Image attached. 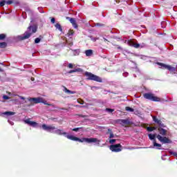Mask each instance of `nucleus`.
Wrapping results in <instances>:
<instances>
[{
    "mask_svg": "<svg viewBox=\"0 0 177 177\" xmlns=\"http://www.w3.org/2000/svg\"><path fill=\"white\" fill-rule=\"evenodd\" d=\"M42 129L44 131H47V132H51L54 133H57V135H64L67 139H70V140H74L75 142H80V143H84L85 142L86 143H96L97 145H99L100 143V140H97V138H78L73 135H67V133L64 132L63 130L60 129H56V128L52 125H46L43 124L41 126Z\"/></svg>",
    "mask_w": 177,
    "mask_h": 177,
    "instance_id": "f257e3e1",
    "label": "nucleus"
},
{
    "mask_svg": "<svg viewBox=\"0 0 177 177\" xmlns=\"http://www.w3.org/2000/svg\"><path fill=\"white\" fill-rule=\"evenodd\" d=\"M37 32V26H29L28 28L27 31L24 33L23 39H27V38H30L32 34Z\"/></svg>",
    "mask_w": 177,
    "mask_h": 177,
    "instance_id": "f03ea898",
    "label": "nucleus"
},
{
    "mask_svg": "<svg viewBox=\"0 0 177 177\" xmlns=\"http://www.w3.org/2000/svg\"><path fill=\"white\" fill-rule=\"evenodd\" d=\"M84 75L86 77L87 80H91L93 81H96L97 82H102V78L92 74L91 73L85 72Z\"/></svg>",
    "mask_w": 177,
    "mask_h": 177,
    "instance_id": "7ed1b4c3",
    "label": "nucleus"
},
{
    "mask_svg": "<svg viewBox=\"0 0 177 177\" xmlns=\"http://www.w3.org/2000/svg\"><path fill=\"white\" fill-rule=\"evenodd\" d=\"M144 97L148 99V100H152V102H160L161 99L158 97H156L153 93H145L144 94Z\"/></svg>",
    "mask_w": 177,
    "mask_h": 177,
    "instance_id": "20e7f679",
    "label": "nucleus"
},
{
    "mask_svg": "<svg viewBox=\"0 0 177 177\" xmlns=\"http://www.w3.org/2000/svg\"><path fill=\"white\" fill-rule=\"evenodd\" d=\"M127 45H129V46H133L134 48H145V46H146V45L145 44H142V45L135 42V40L133 39H131L127 41Z\"/></svg>",
    "mask_w": 177,
    "mask_h": 177,
    "instance_id": "39448f33",
    "label": "nucleus"
},
{
    "mask_svg": "<svg viewBox=\"0 0 177 177\" xmlns=\"http://www.w3.org/2000/svg\"><path fill=\"white\" fill-rule=\"evenodd\" d=\"M121 144L111 145L110 150H111V151H115L118 153V151H121Z\"/></svg>",
    "mask_w": 177,
    "mask_h": 177,
    "instance_id": "423d86ee",
    "label": "nucleus"
},
{
    "mask_svg": "<svg viewBox=\"0 0 177 177\" xmlns=\"http://www.w3.org/2000/svg\"><path fill=\"white\" fill-rule=\"evenodd\" d=\"M158 66H160V68H166L167 70H169V71H175V68L169 66V65H167L162 63H158Z\"/></svg>",
    "mask_w": 177,
    "mask_h": 177,
    "instance_id": "0eeeda50",
    "label": "nucleus"
},
{
    "mask_svg": "<svg viewBox=\"0 0 177 177\" xmlns=\"http://www.w3.org/2000/svg\"><path fill=\"white\" fill-rule=\"evenodd\" d=\"M156 138L161 142V143H171V140L167 137H162L160 135H158Z\"/></svg>",
    "mask_w": 177,
    "mask_h": 177,
    "instance_id": "6e6552de",
    "label": "nucleus"
},
{
    "mask_svg": "<svg viewBox=\"0 0 177 177\" xmlns=\"http://www.w3.org/2000/svg\"><path fill=\"white\" fill-rule=\"evenodd\" d=\"M24 122L26 124H28V125H30V127H33L34 128L39 127V124H38V123L35 122H32L30 119L24 120Z\"/></svg>",
    "mask_w": 177,
    "mask_h": 177,
    "instance_id": "1a4fd4ad",
    "label": "nucleus"
},
{
    "mask_svg": "<svg viewBox=\"0 0 177 177\" xmlns=\"http://www.w3.org/2000/svg\"><path fill=\"white\" fill-rule=\"evenodd\" d=\"M30 100L34 103H44V104H48L42 97L32 98Z\"/></svg>",
    "mask_w": 177,
    "mask_h": 177,
    "instance_id": "9d476101",
    "label": "nucleus"
},
{
    "mask_svg": "<svg viewBox=\"0 0 177 177\" xmlns=\"http://www.w3.org/2000/svg\"><path fill=\"white\" fill-rule=\"evenodd\" d=\"M66 19H68L70 22L71 23V24L73 25V27L74 28H77L78 26L77 25V21H75V19H74L73 18H70V17H67Z\"/></svg>",
    "mask_w": 177,
    "mask_h": 177,
    "instance_id": "9b49d317",
    "label": "nucleus"
},
{
    "mask_svg": "<svg viewBox=\"0 0 177 177\" xmlns=\"http://www.w3.org/2000/svg\"><path fill=\"white\" fill-rule=\"evenodd\" d=\"M120 124L123 127H129V125H131V122H129L128 120H120Z\"/></svg>",
    "mask_w": 177,
    "mask_h": 177,
    "instance_id": "f8f14e48",
    "label": "nucleus"
},
{
    "mask_svg": "<svg viewBox=\"0 0 177 177\" xmlns=\"http://www.w3.org/2000/svg\"><path fill=\"white\" fill-rule=\"evenodd\" d=\"M158 129L160 135H162V136H165V135H167V130L161 127H159Z\"/></svg>",
    "mask_w": 177,
    "mask_h": 177,
    "instance_id": "ddd939ff",
    "label": "nucleus"
},
{
    "mask_svg": "<svg viewBox=\"0 0 177 177\" xmlns=\"http://www.w3.org/2000/svg\"><path fill=\"white\" fill-rule=\"evenodd\" d=\"M148 136H149L150 140H153V142H154V140H156V136H157L156 135V133H153V134L149 133L148 135Z\"/></svg>",
    "mask_w": 177,
    "mask_h": 177,
    "instance_id": "4468645a",
    "label": "nucleus"
},
{
    "mask_svg": "<svg viewBox=\"0 0 177 177\" xmlns=\"http://www.w3.org/2000/svg\"><path fill=\"white\" fill-rule=\"evenodd\" d=\"M86 55L89 57V56H92V55H93V51L92 50H87L85 51Z\"/></svg>",
    "mask_w": 177,
    "mask_h": 177,
    "instance_id": "2eb2a0df",
    "label": "nucleus"
},
{
    "mask_svg": "<svg viewBox=\"0 0 177 177\" xmlns=\"http://www.w3.org/2000/svg\"><path fill=\"white\" fill-rule=\"evenodd\" d=\"M4 115H7V117H9L10 115H15V112L12 111H7L3 113Z\"/></svg>",
    "mask_w": 177,
    "mask_h": 177,
    "instance_id": "dca6fc26",
    "label": "nucleus"
},
{
    "mask_svg": "<svg viewBox=\"0 0 177 177\" xmlns=\"http://www.w3.org/2000/svg\"><path fill=\"white\" fill-rule=\"evenodd\" d=\"M153 147H156V149H161V144H158L156 142V140L153 141Z\"/></svg>",
    "mask_w": 177,
    "mask_h": 177,
    "instance_id": "f3484780",
    "label": "nucleus"
},
{
    "mask_svg": "<svg viewBox=\"0 0 177 177\" xmlns=\"http://www.w3.org/2000/svg\"><path fill=\"white\" fill-rule=\"evenodd\" d=\"M55 27L59 30V31H63V29L62 28V26H60V24H56L55 25Z\"/></svg>",
    "mask_w": 177,
    "mask_h": 177,
    "instance_id": "a211bd4d",
    "label": "nucleus"
},
{
    "mask_svg": "<svg viewBox=\"0 0 177 177\" xmlns=\"http://www.w3.org/2000/svg\"><path fill=\"white\" fill-rule=\"evenodd\" d=\"M64 91L65 92V93H71L72 95H73L74 93H75V91H71L66 88H64Z\"/></svg>",
    "mask_w": 177,
    "mask_h": 177,
    "instance_id": "6ab92c4d",
    "label": "nucleus"
},
{
    "mask_svg": "<svg viewBox=\"0 0 177 177\" xmlns=\"http://www.w3.org/2000/svg\"><path fill=\"white\" fill-rule=\"evenodd\" d=\"M11 96H12V94L10 93H9V96L3 95V99H4V100H8L10 99Z\"/></svg>",
    "mask_w": 177,
    "mask_h": 177,
    "instance_id": "aec40b11",
    "label": "nucleus"
},
{
    "mask_svg": "<svg viewBox=\"0 0 177 177\" xmlns=\"http://www.w3.org/2000/svg\"><path fill=\"white\" fill-rule=\"evenodd\" d=\"M109 138L111 139L113 138H115V136L111 132V130L109 129Z\"/></svg>",
    "mask_w": 177,
    "mask_h": 177,
    "instance_id": "412c9836",
    "label": "nucleus"
},
{
    "mask_svg": "<svg viewBox=\"0 0 177 177\" xmlns=\"http://www.w3.org/2000/svg\"><path fill=\"white\" fill-rule=\"evenodd\" d=\"M156 129V127H149L147 128V130L148 132H151Z\"/></svg>",
    "mask_w": 177,
    "mask_h": 177,
    "instance_id": "4be33fe9",
    "label": "nucleus"
},
{
    "mask_svg": "<svg viewBox=\"0 0 177 177\" xmlns=\"http://www.w3.org/2000/svg\"><path fill=\"white\" fill-rule=\"evenodd\" d=\"M74 35V30H70L68 32V37L71 36V35Z\"/></svg>",
    "mask_w": 177,
    "mask_h": 177,
    "instance_id": "5701e85b",
    "label": "nucleus"
},
{
    "mask_svg": "<svg viewBox=\"0 0 177 177\" xmlns=\"http://www.w3.org/2000/svg\"><path fill=\"white\" fill-rule=\"evenodd\" d=\"M0 48H6V42L0 43Z\"/></svg>",
    "mask_w": 177,
    "mask_h": 177,
    "instance_id": "b1692460",
    "label": "nucleus"
},
{
    "mask_svg": "<svg viewBox=\"0 0 177 177\" xmlns=\"http://www.w3.org/2000/svg\"><path fill=\"white\" fill-rule=\"evenodd\" d=\"M126 111H131V112H132V111H133V109L127 106V107H126Z\"/></svg>",
    "mask_w": 177,
    "mask_h": 177,
    "instance_id": "393cba45",
    "label": "nucleus"
},
{
    "mask_svg": "<svg viewBox=\"0 0 177 177\" xmlns=\"http://www.w3.org/2000/svg\"><path fill=\"white\" fill-rule=\"evenodd\" d=\"M35 44H39L41 42V39L39 38H36L35 40Z\"/></svg>",
    "mask_w": 177,
    "mask_h": 177,
    "instance_id": "a878e982",
    "label": "nucleus"
},
{
    "mask_svg": "<svg viewBox=\"0 0 177 177\" xmlns=\"http://www.w3.org/2000/svg\"><path fill=\"white\" fill-rule=\"evenodd\" d=\"M109 143H110L111 145H113V144L115 143V139H111V140H109Z\"/></svg>",
    "mask_w": 177,
    "mask_h": 177,
    "instance_id": "bb28decb",
    "label": "nucleus"
},
{
    "mask_svg": "<svg viewBox=\"0 0 177 177\" xmlns=\"http://www.w3.org/2000/svg\"><path fill=\"white\" fill-rule=\"evenodd\" d=\"M169 153L171 154V156H174L175 157H177V153L174 151H169Z\"/></svg>",
    "mask_w": 177,
    "mask_h": 177,
    "instance_id": "cd10ccee",
    "label": "nucleus"
},
{
    "mask_svg": "<svg viewBox=\"0 0 177 177\" xmlns=\"http://www.w3.org/2000/svg\"><path fill=\"white\" fill-rule=\"evenodd\" d=\"M5 37H6V35H5V34H1V35H0V39H5Z\"/></svg>",
    "mask_w": 177,
    "mask_h": 177,
    "instance_id": "c85d7f7f",
    "label": "nucleus"
},
{
    "mask_svg": "<svg viewBox=\"0 0 177 177\" xmlns=\"http://www.w3.org/2000/svg\"><path fill=\"white\" fill-rule=\"evenodd\" d=\"M6 3V2L5 1H1V2H0V6H4Z\"/></svg>",
    "mask_w": 177,
    "mask_h": 177,
    "instance_id": "c756f323",
    "label": "nucleus"
},
{
    "mask_svg": "<svg viewBox=\"0 0 177 177\" xmlns=\"http://www.w3.org/2000/svg\"><path fill=\"white\" fill-rule=\"evenodd\" d=\"M106 111H108V113H113V111H114V110H113L111 109H106Z\"/></svg>",
    "mask_w": 177,
    "mask_h": 177,
    "instance_id": "7c9ffc66",
    "label": "nucleus"
},
{
    "mask_svg": "<svg viewBox=\"0 0 177 177\" xmlns=\"http://www.w3.org/2000/svg\"><path fill=\"white\" fill-rule=\"evenodd\" d=\"M68 67H69V68H73L74 67V65L73 64H69Z\"/></svg>",
    "mask_w": 177,
    "mask_h": 177,
    "instance_id": "2f4dec72",
    "label": "nucleus"
},
{
    "mask_svg": "<svg viewBox=\"0 0 177 177\" xmlns=\"http://www.w3.org/2000/svg\"><path fill=\"white\" fill-rule=\"evenodd\" d=\"M77 102H78V103H80V104H84V101H82V100H78Z\"/></svg>",
    "mask_w": 177,
    "mask_h": 177,
    "instance_id": "473e14b6",
    "label": "nucleus"
},
{
    "mask_svg": "<svg viewBox=\"0 0 177 177\" xmlns=\"http://www.w3.org/2000/svg\"><path fill=\"white\" fill-rule=\"evenodd\" d=\"M6 3H7L8 5H11V3H13V2H12V1H8L6 2Z\"/></svg>",
    "mask_w": 177,
    "mask_h": 177,
    "instance_id": "72a5a7b5",
    "label": "nucleus"
},
{
    "mask_svg": "<svg viewBox=\"0 0 177 177\" xmlns=\"http://www.w3.org/2000/svg\"><path fill=\"white\" fill-rule=\"evenodd\" d=\"M55 21V18H51V23H53V24H54Z\"/></svg>",
    "mask_w": 177,
    "mask_h": 177,
    "instance_id": "f704fd0d",
    "label": "nucleus"
},
{
    "mask_svg": "<svg viewBox=\"0 0 177 177\" xmlns=\"http://www.w3.org/2000/svg\"><path fill=\"white\" fill-rule=\"evenodd\" d=\"M78 129H80V128H75V129H73V131H74L75 132H77V131H78Z\"/></svg>",
    "mask_w": 177,
    "mask_h": 177,
    "instance_id": "c9c22d12",
    "label": "nucleus"
},
{
    "mask_svg": "<svg viewBox=\"0 0 177 177\" xmlns=\"http://www.w3.org/2000/svg\"><path fill=\"white\" fill-rule=\"evenodd\" d=\"M153 121H155V122H158V120H157L156 118H153Z\"/></svg>",
    "mask_w": 177,
    "mask_h": 177,
    "instance_id": "e433bc0d",
    "label": "nucleus"
},
{
    "mask_svg": "<svg viewBox=\"0 0 177 177\" xmlns=\"http://www.w3.org/2000/svg\"><path fill=\"white\" fill-rule=\"evenodd\" d=\"M75 52H76V54H75V55H80V51L75 50Z\"/></svg>",
    "mask_w": 177,
    "mask_h": 177,
    "instance_id": "4c0bfd02",
    "label": "nucleus"
},
{
    "mask_svg": "<svg viewBox=\"0 0 177 177\" xmlns=\"http://www.w3.org/2000/svg\"><path fill=\"white\" fill-rule=\"evenodd\" d=\"M8 122L10 124V125H13V122H11L10 121L8 120Z\"/></svg>",
    "mask_w": 177,
    "mask_h": 177,
    "instance_id": "58836bf2",
    "label": "nucleus"
},
{
    "mask_svg": "<svg viewBox=\"0 0 177 177\" xmlns=\"http://www.w3.org/2000/svg\"><path fill=\"white\" fill-rule=\"evenodd\" d=\"M20 99H21L22 100H24V97H19Z\"/></svg>",
    "mask_w": 177,
    "mask_h": 177,
    "instance_id": "ea45409f",
    "label": "nucleus"
},
{
    "mask_svg": "<svg viewBox=\"0 0 177 177\" xmlns=\"http://www.w3.org/2000/svg\"><path fill=\"white\" fill-rule=\"evenodd\" d=\"M70 73H75V70L71 71Z\"/></svg>",
    "mask_w": 177,
    "mask_h": 177,
    "instance_id": "a19ab883",
    "label": "nucleus"
},
{
    "mask_svg": "<svg viewBox=\"0 0 177 177\" xmlns=\"http://www.w3.org/2000/svg\"><path fill=\"white\" fill-rule=\"evenodd\" d=\"M117 3L120 2V0H116Z\"/></svg>",
    "mask_w": 177,
    "mask_h": 177,
    "instance_id": "79ce46f5",
    "label": "nucleus"
},
{
    "mask_svg": "<svg viewBox=\"0 0 177 177\" xmlns=\"http://www.w3.org/2000/svg\"><path fill=\"white\" fill-rule=\"evenodd\" d=\"M31 80H32V81H34V77H32V78H31Z\"/></svg>",
    "mask_w": 177,
    "mask_h": 177,
    "instance_id": "37998d69",
    "label": "nucleus"
},
{
    "mask_svg": "<svg viewBox=\"0 0 177 177\" xmlns=\"http://www.w3.org/2000/svg\"><path fill=\"white\" fill-rule=\"evenodd\" d=\"M94 41H96V39H94Z\"/></svg>",
    "mask_w": 177,
    "mask_h": 177,
    "instance_id": "c03bdc74",
    "label": "nucleus"
}]
</instances>
